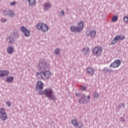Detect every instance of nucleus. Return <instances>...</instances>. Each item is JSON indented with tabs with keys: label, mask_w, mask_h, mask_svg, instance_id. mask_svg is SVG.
Instances as JSON below:
<instances>
[{
	"label": "nucleus",
	"mask_w": 128,
	"mask_h": 128,
	"mask_svg": "<svg viewBox=\"0 0 128 128\" xmlns=\"http://www.w3.org/2000/svg\"><path fill=\"white\" fill-rule=\"evenodd\" d=\"M52 76V72L49 70L42 71L36 73V76L38 78L48 80Z\"/></svg>",
	"instance_id": "obj_1"
},
{
	"label": "nucleus",
	"mask_w": 128,
	"mask_h": 128,
	"mask_svg": "<svg viewBox=\"0 0 128 128\" xmlns=\"http://www.w3.org/2000/svg\"><path fill=\"white\" fill-rule=\"evenodd\" d=\"M43 94L50 100H56V96H54V91L50 88H46L43 90Z\"/></svg>",
	"instance_id": "obj_2"
},
{
	"label": "nucleus",
	"mask_w": 128,
	"mask_h": 128,
	"mask_svg": "<svg viewBox=\"0 0 128 128\" xmlns=\"http://www.w3.org/2000/svg\"><path fill=\"white\" fill-rule=\"evenodd\" d=\"M94 56H100L102 55V47L101 46H96L92 50Z\"/></svg>",
	"instance_id": "obj_3"
},
{
	"label": "nucleus",
	"mask_w": 128,
	"mask_h": 128,
	"mask_svg": "<svg viewBox=\"0 0 128 128\" xmlns=\"http://www.w3.org/2000/svg\"><path fill=\"white\" fill-rule=\"evenodd\" d=\"M126 40V36L124 35H117L113 39L112 42H111V44H116L118 41V40Z\"/></svg>",
	"instance_id": "obj_4"
},
{
	"label": "nucleus",
	"mask_w": 128,
	"mask_h": 128,
	"mask_svg": "<svg viewBox=\"0 0 128 128\" xmlns=\"http://www.w3.org/2000/svg\"><path fill=\"white\" fill-rule=\"evenodd\" d=\"M38 30H42L43 32H48V26L44 24H38L36 25Z\"/></svg>",
	"instance_id": "obj_5"
},
{
	"label": "nucleus",
	"mask_w": 128,
	"mask_h": 128,
	"mask_svg": "<svg viewBox=\"0 0 128 128\" xmlns=\"http://www.w3.org/2000/svg\"><path fill=\"white\" fill-rule=\"evenodd\" d=\"M122 64V62L120 60H115L112 64L110 65V68H118Z\"/></svg>",
	"instance_id": "obj_6"
},
{
	"label": "nucleus",
	"mask_w": 128,
	"mask_h": 128,
	"mask_svg": "<svg viewBox=\"0 0 128 128\" xmlns=\"http://www.w3.org/2000/svg\"><path fill=\"white\" fill-rule=\"evenodd\" d=\"M0 118L2 120H6L8 118V116H6V114L4 110V108H2L0 110Z\"/></svg>",
	"instance_id": "obj_7"
},
{
	"label": "nucleus",
	"mask_w": 128,
	"mask_h": 128,
	"mask_svg": "<svg viewBox=\"0 0 128 128\" xmlns=\"http://www.w3.org/2000/svg\"><path fill=\"white\" fill-rule=\"evenodd\" d=\"M36 88L38 92H42L44 88V84L42 82L39 81L37 82Z\"/></svg>",
	"instance_id": "obj_8"
},
{
	"label": "nucleus",
	"mask_w": 128,
	"mask_h": 128,
	"mask_svg": "<svg viewBox=\"0 0 128 128\" xmlns=\"http://www.w3.org/2000/svg\"><path fill=\"white\" fill-rule=\"evenodd\" d=\"M20 30H22V32H23L26 36H30V30H26V27L22 26L20 28Z\"/></svg>",
	"instance_id": "obj_9"
},
{
	"label": "nucleus",
	"mask_w": 128,
	"mask_h": 128,
	"mask_svg": "<svg viewBox=\"0 0 128 128\" xmlns=\"http://www.w3.org/2000/svg\"><path fill=\"white\" fill-rule=\"evenodd\" d=\"M90 96H88L87 97L86 96H84L81 98V102L82 104H88L90 101Z\"/></svg>",
	"instance_id": "obj_10"
},
{
	"label": "nucleus",
	"mask_w": 128,
	"mask_h": 128,
	"mask_svg": "<svg viewBox=\"0 0 128 128\" xmlns=\"http://www.w3.org/2000/svg\"><path fill=\"white\" fill-rule=\"evenodd\" d=\"M70 30L72 32H80V27H76L74 26H72L70 27Z\"/></svg>",
	"instance_id": "obj_11"
},
{
	"label": "nucleus",
	"mask_w": 128,
	"mask_h": 128,
	"mask_svg": "<svg viewBox=\"0 0 128 128\" xmlns=\"http://www.w3.org/2000/svg\"><path fill=\"white\" fill-rule=\"evenodd\" d=\"M8 76V71L6 70H0V78H4Z\"/></svg>",
	"instance_id": "obj_12"
},
{
	"label": "nucleus",
	"mask_w": 128,
	"mask_h": 128,
	"mask_svg": "<svg viewBox=\"0 0 128 128\" xmlns=\"http://www.w3.org/2000/svg\"><path fill=\"white\" fill-rule=\"evenodd\" d=\"M86 70L88 74H90L92 76H94V69H92V68L90 67L86 69Z\"/></svg>",
	"instance_id": "obj_13"
},
{
	"label": "nucleus",
	"mask_w": 128,
	"mask_h": 128,
	"mask_svg": "<svg viewBox=\"0 0 128 128\" xmlns=\"http://www.w3.org/2000/svg\"><path fill=\"white\" fill-rule=\"evenodd\" d=\"M96 30H91L89 34H87V36H90L92 38H96Z\"/></svg>",
	"instance_id": "obj_14"
},
{
	"label": "nucleus",
	"mask_w": 128,
	"mask_h": 128,
	"mask_svg": "<svg viewBox=\"0 0 128 128\" xmlns=\"http://www.w3.org/2000/svg\"><path fill=\"white\" fill-rule=\"evenodd\" d=\"M7 52L10 54H12V52H14V48L12 46H9L7 48Z\"/></svg>",
	"instance_id": "obj_15"
},
{
	"label": "nucleus",
	"mask_w": 128,
	"mask_h": 128,
	"mask_svg": "<svg viewBox=\"0 0 128 128\" xmlns=\"http://www.w3.org/2000/svg\"><path fill=\"white\" fill-rule=\"evenodd\" d=\"M82 52H83V54H89V52H90V48H84L82 50Z\"/></svg>",
	"instance_id": "obj_16"
},
{
	"label": "nucleus",
	"mask_w": 128,
	"mask_h": 128,
	"mask_svg": "<svg viewBox=\"0 0 128 128\" xmlns=\"http://www.w3.org/2000/svg\"><path fill=\"white\" fill-rule=\"evenodd\" d=\"M14 80V77L12 76H10L7 77L6 82H12Z\"/></svg>",
	"instance_id": "obj_17"
},
{
	"label": "nucleus",
	"mask_w": 128,
	"mask_h": 128,
	"mask_svg": "<svg viewBox=\"0 0 128 128\" xmlns=\"http://www.w3.org/2000/svg\"><path fill=\"white\" fill-rule=\"evenodd\" d=\"M72 124H73V126H75L76 128V126H78V122H76V119L72 120Z\"/></svg>",
	"instance_id": "obj_18"
},
{
	"label": "nucleus",
	"mask_w": 128,
	"mask_h": 128,
	"mask_svg": "<svg viewBox=\"0 0 128 128\" xmlns=\"http://www.w3.org/2000/svg\"><path fill=\"white\" fill-rule=\"evenodd\" d=\"M118 16L116 15L112 17V22H118Z\"/></svg>",
	"instance_id": "obj_19"
},
{
	"label": "nucleus",
	"mask_w": 128,
	"mask_h": 128,
	"mask_svg": "<svg viewBox=\"0 0 128 128\" xmlns=\"http://www.w3.org/2000/svg\"><path fill=\"white\" fill-rule=\"evenodd\" d=\"M103 71L104 72H113L114 70H110L108 68H104V69L103 70Z\"/></svg>",
	"instance_id": "obj_20"
},
{
	"label": "nucleus",
	"mask_w": 128,
	"mask_h": 128,
	"mask_svg": "<svg viewBox=\"0 0 128 128\" xmlns=\"http://www.w3.org/2000/svg\"><path fill=\"white\" fill-rule=\"evenodd\" d=\"M30 6H34L36 4V0H27Z\"/></svg>",
	"instance_id": "obj_21"
},
{
	"label": "nucleus",
	"mask_w": 128,
	"mask_h": 128,
	"mask_svg": "<svg viewBox=\"0 0 128 128\" xmlns=\"http://www.w3.org/2000/svg\"><path fill=\"white\" fill-rule=\"evenodd\" d=\"M39 68H46V65L44 64L43 63L40 62L39 63Z\"/></svg>",
	"instance_id": "obj_22"
},
{
	"label": "nucleus",
	"mask_w": 128,
	"mask_h": 128,
	"mask_svg": "<svg viewBox=\"0 0 128 128\" xmlns=\"http://www.w3.org/2000/svg\"><path fill=\"white\" fill-rule=\"evenodd\" d=\"M7 40L9 42V44H12V42H14V39L12 38H8Z\"/></svg>",
	"instance_id": "obj_23"
},
{
	"label": "nucleus",
	"mask_w": 128,
	"mask_h": 128,
	"mask_svg": "<svg viewBox=\"0 0 128 128\" xmlns=\"http://www.w3.org/2000/svg\"><path fill=\"white\" fill-rule=\"evenodd\" d=\"M8 14L10 16H14V13L10 10H9L8 12Z\"/></svg>",
	"instance_id": "obj_24"
},
{
	"label": "nucleus",
	"mask_w": 128,
	"mask_h": 128,
	"mask_svg": "<svg viewBox=\"0 0 128 128\" xmlns=\"http://www.w3.org/2000/svg\"><path fill=\"white\" fill-rule=\"evenodd\" d=\"M99 96H98V92H95L94 94V98H98Z\"/></svg>",
	"instance_id": "obj_25"
},
{
	"label": "nucleus",
	"mask_w": 128,
	"mask_h": 128,
	"mask_svg": "<svg viewBox=\"0 0 128 128\" xmlns=\"http://www.w3.org/2000/svg\"><path fill=\"white\" fill-rule=\"evenodd\" d=\"M123 20L125 22H128V16H124L123 18Z\"/></svg>",
	"instance_id": "obj_26"
},
{
	"label": "nucleus",
	"mask_w": 128,
	"mask_h": 128,
	"mask_svg": "<svg viewBox=\"0 0 128 128\" xmlns=\"http://www.w3.org/2000/svg\"><path fill=\"white\" fill-rule=\"evenodd\" d=\"M80 24H81V26H80V30H84V22L82 21H81L80 22Z\"/></svg>",
	"instance_id": "obj_27"
},
{
	"label": "nucleus",
	"mask_w": 128,
	"mask_h": 128,
	"mask_svg": "<svg viewBox=\"0 0 128 128\" xmlns=\"http://www.w3.org/2000/svg\"><path fill=\"white\" fill-rule=\"evenodd\" d=\"M122 107L124 108V104H120L118 106V108L120 110L122 108Z\"/></svg>",
	"instance_id": "obj_28"
},
{
	"label": "nucleus",
	"mask_w": 128,
	"mask_h": 128,
	"mask_svg": "<svg viewBox=\"0 0 128 128\" xmlns=\"http://www.w3.org/2000/svg\"><path fill=\"white\" fill-rule=\"evenodd\" d=\"M44 8H50V3H46L44 4Z\"/></svg>",
	"instance_id": "obj_29"
},
{
	"label": "nucleus",
	"mask_w": 128,
	"mask_h": 128,
	"mask_svg": "<svg viewBox=\"0 0 128 128\" xmlns=\"http://www.w3.org/2000/svg\"><path fill=\"white\" fill-rule=\"evenodd\" d=\"M80 90H81L84 92V91L86 90V86H81Z\"/></svg>",
	"instance_id": "obj_30"
},
{
	"label": "nucleus",
	"mask_w": 128,
	"mask_h": 128,
	"mask_svg": "<svg viewBox=\"0 0 128 128\" xmlns=\"http://www.w3.org/2000/svg\"><path fill=\"white\" fill-rule=\"evenodd\" d=\"M119 120H120V122H126V120H124V117H120Z\"/></svg>",
	"instance_id": "obj_31"
},
{
	"label": "nucleus",
	"mask_w": 128,
	"mask_h": 128,
	"mask_svg": "<svg viewBox=\"0 0 128 128\" xmlns=\"http://www.w3.org/2000/svg\"><path fill=\"white\" fill-rule=\"evenodd\" d=\"M54 52H55L56 54H60V50L59 49H56L54 50Z\"/></svg>",
	"instance_id": "obj_32"
},
{
	"label": "nucleus",
	"mask_w": 128,
	"mask_h": 128,
	"mask_svg": "<svg viewBox=\"0 0 128 128\" xmlns=\"http://www.w3.org/2000/svg\"><path fill=\"white\" fill-rule=\"evenodd\" d=\"M6 104L8 106H10L12 105V104L10 103V102H6Z\"/></svg>",
	"instance_id": "obj_33"
},
{
	"label": "nucleus",
	"mask_w": 128,
	"mask_h": 128,
	"mask_svg": "<svg viewBox=\"0 0 128 128\" xmlns=\"http://www.w3.org/2000/svg\"><path fill=\"white\" fill-rule=\"evenodd\" d=\"M1 22H6V20L4 18H2Z\"/></svg>",
	"instance_id": "obj_34"
},
{
	"label": "nucleus",
	"mask_w": 128,
	"mask_h": 128,
	"mask_svg": "<svg viewBox=\"0 0 128 128\" xmlns=\"http://www.w3.org/2000/svg\"><path fill=\"white\" fill-rule=\"evenodd\" d=\"M60 12V14H62V16H64V10H62Z\"/></svg>",
	"instance_id": "obj_35"
},
{
	"label": "nucleus",
	"mask_w": 128,
	"mask_h": 128,
	"mask_svg": "<svg viewBox=\"0 0 128 128\" xmlns=\"http://www.w3.org/2000/svg\"><path fill=\"white\" fill-rule=\"evenodd\" d=\"M8 12H6V11H4V16H8Z\"/></svg>",
	"instance_id": "obj_36"
},
{
	"label": "nucleus",
	"mask_w": 128,
	"mask_h": 128,
	"mask_svg": "<svg viewBox=\"0 0 128 128\" xmlns=\"http://www.w3.org/2000/svg\"><path fill=\"white\" fill-rule=\"evenodd\" d=\"M14 4H16V2H12L10 3V4H11V6H14Z\"/></svg>",
	"instance_id": "obj_37"
},
{
	"label": "nucleus",
	"mask_w": 128,
	"mask_h": 128,
	"mask_svg": "<svg viewBox=\"0 0 128 128\" xmlns=\"http://www.w3.org/2000/svg\"><path fill=\"white\" fill-rule=\"evenodd\" d=\"M76 96H78V94H76Z\"/></svg>",
	"instance_id": "obj_38"
},
{
	"label": "nucleus",
	"mask_w": 128,
	"mask_h": 128,
	"mask_svg": "<svg viewBox=\"0 0 128 128\" xmlns=\"http://www.w3.org/2000/svg\"><path fill=\"white\" fill-rule=\"evenodd\" d=\"M80 22H79V24H78V26H80Z\"/></svg>",
	"instance_id": "obj_39"
}]
</instances>
